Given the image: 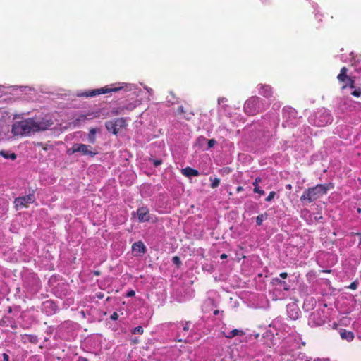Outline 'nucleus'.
Segmentation results:
<instances>
[{
    "mask_svg": "<svg viewBox=\"0 0 361 361\" xmlns=\"http://www.w3.org/2000/svg\"><path fill=\"white\" fill-rule=\"evenodd\" d=\"M118 314L116 312H114L111 315V319H113V320H116L118 319Z\"/></svg>",
    "mask_w": 361,
    "mask_h": 361,
    "instance_id": "473e14b6",
    "label": "nucleus"
},
{
    "mask_svg": "<svg viewBox=\"0 0 361 361\" xmlns=\"http://www.w3.org/2000/svg\"><path fill=\"white\" fill-rule=\"evenodd\" d=\"M211 180V188H216L219 185L220 183V179L218 178H210Z\"/></svg>",
    "mask_w": 361,
    "mask_h": 361,
    "instance_id": "412c9836",
    "label": "nucleus"
},
{
    "mask_svg": "<svg viewBox=\"0 0 361 361\" xmlns=\"http://www.w3.org/2000/svg\"><path fill=\"white\" fill-rule=\"evenodd\" d=\"M143 94H145V92L140 90L138 92H137V97L142 96Z\"/></svg>",
    "mask_w": 361,
    "mask_h": 361,
    "instance_id": "a18cd8bd",
    "label": "nucleus"
},
{
    "mask_svg": "<svg viewBox=\"0 0 361 361\" xmlns=\"http://www.w3.org/2000/svg\"><path fill=\"white\" fill-rule=\"evenodd\" d=\"M137 252L141 253L146 252V247L142 241L137 242Z\"/></svg>",
    "mask_w": 361,
    "mask_h": 361,
    "instance_id": "aec40b11",
    "label": "nucleus"
},
{
    "mask_svg": "<svg viewBox=\"0 0 361 361\" xmlns=\"http://www.w3.org/2000/svg\"><path fill=\"white\" fill-rule=\"evenodd\" d=\"M146 90L148 94L147 97H146V102L147 103L150 100V96H152L153 90L152 88H146Z\"/></svg>",
    "mask_w": 361,
    "mask_h": 361,
    "instance_id": "bb28decb",
    "label": "nucleus"
},
{
    "mask_svg": "<svg viewBox=\"0 0 361 361\" xmlns=\"http://www.w3.org/2000/svg\"><path fill=\"white\" fill-rule=\"evenodd\" d=\"M253 190H254V192L258 193L262 195L264 194V191L261 190L259 187L254 188Z\"/></svg>",
    "mask_w": 361,
    "mask_h": 361,
    "instance_id": "c756f323",
    "label": "nucleus"
},
{
    "mask_svg": "<svg viewBox=\"0 0 361 361\" xmlns=\"http://www.w3.org/2000/svg\"><path fill=\"white\" fill-rule=\"evenodd\" d=\"M324 317L323 312L316 310L312 312L309 319V324L312 326H321L324 323Z\"/></svg>",
    "mask_w": 361,
    "mask_h": 361,
    "instance_id": "0eeeda50",
    "label": "nucleus"
},
{
    "mask_svg": "<svg viewBox=\"0 0 361 361\" xmlns=\"http://www.w3.org/2000/svg\"><path fill=\"white\" fill-rule=\"evenodd\" d=\"M275 195H276V192L274 191H271L269 192V195L267 197L265 200L267 202H270L274 198Z\"/></svg>",
    "mask_w": 361,
    "mask_h": 361,
    "instance_id": "b1692460",
    "label": "nucleus"
},
{
    "mask_svg": "<svg viewBox=\"0 0 361 361\" xmlns=\"http://www.w3.org/2000/svg\"><path fill=\"white\" fill-rule=\"evenodd\" d=\"M340 335L343 339L347 340L348 341H351L354 338V334L352 331L343 330L341 331Z\"/></svg>",
    "mask_w": 361,
    "mask_h": 361,
    "instance_id": "2eb2a0df",
    "label": "nucleus"
},
{
    "mask_svg": "<svg viewBox=\"0 0 361 361\" xmlns=\"http://www.w3.org/2000/svg\"><path fill=\"white\" fill-rule=\"evenodd\" d=\"M50 305V307L53 309V310H55V309L56 308V306L55 305L54 303L51 302H49L47 301V302H45V305L46 306H48V305Z\"/></svg>",
    "mask_w": 361,
    "mask_h": 361,
    "instance_id": "7c9ffc66",
    "label": "nucleus"
},
{
    "mask_svg": "<svg viewBox=\"0 0 361 361\" xmlns=\"http://www.w3.org/2000/svg\"><path fill=\"white\" fill-rule=\"evenodd\" d=\"M284 290H288V288H287V287H284Z\"/></svg>",
    "mask_w": 361,
    "mask_h": 361,
    "instance_id": "052dcab7",
    "label": "nucleus"
},
{
    "mask_svg": "<svg viewBox=\"0 0 361 361\" xmlns=\"http://www.w3.org/2000/svg\"><path fill=\"white\" fill-rule=\"evenodd\" d=\"M127 293L131 294V293H135L133 290L128 291Z\"/></svg>",
    "mask_w": 361,
    "mask_h": 361,
    "instance_id": "864d4df0",
    "label": "nucleus"
},
{
    "mask_svg": "<svg viewBox=\"0 0 361 361\" xmlns=\"http://www.w3.org/2000/svg\"><path fill=\"white\" fill-rule=\"evenodd\" d=\"M182 174L186 177H191L197 176H199L200 173L197 169L188 166L182 169Z\"/></svg>",
    "mask_w": 361,
    "mask_h": 361,
    "instance_id": "ddd939ff",
    "label": "nucleus"
},
{
    "mask_svg": "<svg viewBox=\"0 0 361 361\" xmlns=\"http://www.w3.org/2000/svg\"><path fill=\"white\" fill-rule=\"evenodd\" d=\"M357 211L358 213L360 214L361 213V208H357Z\"/></svg>",
    "mask_w": 361,
    "mask_h": 361,
    "instance_id": "6e6d98bb",
    "label": "nucleus"
},
{
    "mask_svg": "<svg viewBox=\"0 0 361 361\" xmlns=\"http://www.w3.org/2000/svg\"><path fill=\"white\" fill-rule=\"evenodd\" d=\"M132 332H133V334H135V329H132Z\"/></svg>",
    "mask_w": 361,
    "mask_h": 361,
    "instance_id": "bf43d9fd",
    "label": "nucleus"
},
{
    "mask_svg": "<svg viewBox=\"0 0 361 361\" xmlns=\"http://www.w3.org/2000/svg\"><path fill=\"white\" fill-rule=\"evenodd\" d=\"M119 121H116L115 123L113 122H107L106 123V128L109 132H112L114 134H117L118 133V122Z\"/></svg>",
    "mask_w": 361,
    "mask_h": 361,
    "instance_id": "4468645a",
    "label": "nucleus"
},
{
    "mask_svg": "<svg viewBox=\"0 0 361 361\" xmlns=\"http://www.w3.org/2000/svg\"><path fill=\"white\" fill-rule=\"evenodd\" d=\"M223 170L224 172H226L227 173H229L231 171V170L229 167H225V168H224Z\"/></svg>",
    "mask_w": 361,
    "mask_h": 361,
    "instance_id": "58836bf2",
    "label": "nucleus"
},
{
    "mask_svg": "<svg viewBox=\"0 0 361 361\" xmlns=\"http://www.w3.org/2000/svg\"><path fill=\"white\" fill-rule=\"evenodd\" d=\"M3 359H4V361H8L9 360V357H8V355L6 353H4L3 354Z\"/></svg>",
    "mask_w": 361,
    "mask_h": 361,
    "instance_id": "f704fd0d",
    "label": "nucleus"
},
{
    "mask_svg": "<svg viewBox=\"0 0 361 361\" xmlns=\"http://www.w3.org/2000/svg\"><path fill=\"white\" fill-rule=\"evenodd\" d=\"M149 161L156 167L160 166L162 164V162H163L161 159H152V158H150Z\"/></svg>",
    "mask_w": 361,
    "mask_h": 361,
    "instance_id": "4be33fe9",
    "label": "nucleus"
},
{
    "mask_svg": "<svg viewBox=\"0 0 361 361\" xmlns=\"http://www.w3.org/2000/svg\"><path fill=\"white\" fill-rule=\"evenodd\" d=\"M351 94L355 97H361V90L356 89L351 92Z\"/></svg>",
    "mask_w": 361,
    "mask_h": 361,
    "instance_id": "393cba45",
    "label": "nucleus"
},
{
    "mask_svg": "<svg viewBox=\"0 0 361 361\" xmlns=\"http://www.w3.org/2000/svg\"><path fill=\"white\" fill-rule=\"evenodd\" d=\"M348 71V70L346 67H343L340 71V73L337 76L338 80L340 82L344 83L342 89H345L348 87L352 89L355 88V78L348 76L347 75Z\"/></svg>",
    "mask_w": 361,
    "mask_h": 361,
    "instance_id": "39448f33",
    "label": "nucleus"
},
{
    "mask_svg": "<svg viewBox=\"0 0 361 361\" xmlns=\"http://www.w3.org/2000/svg\"><path fill=\"white\" fill-rule=\"evenodd\" d=\"M280 276L282 279H286L287 276H288V274L286 272H282V273L280 274Z\"/></svg>",
    "mask_w": 361,
    "mask_h": 361,
    "instance_id": "4c0bfd02",
    "label": "nucleus"
},
{
    "mask_svg": "<svg viewBox=\"0 0 361 361\" xmlns=\"http://www.w3.org/2000/svg\"><path fill=\"white\" fill-rule=\"evenodd\" d=\"M259 93L266 98H270L273 96V89L269 85H258Z\"/></svg>",
    "mask_w": 361,
    "mask_h": 361,
    "instance_id": "9d476101",
    "label": "nucleus"
},
{
    "mask_svg": "<svg viewBox=\"0 0 361 361\" xmlns=\"http://www.w3.org/2000/svg\"><path fill=\"white\" fill-rule=\"evenodd\" d=\"M53 122L44 118H32L17 121L12 126L14 135L28 136L31 133L48 129Z\"/></svg>",
    "mask_w": 361,
    "mask_h": 361,
    "instance_id": "f257e3e1",
    "label": "nucleus"
},
{
    "mask_svg": "<svg viewBox=\"0 0 361 361\" xmlns=\"http://www.w3.org/2000/svg\"><path fill=\"white\" fill-rule=\"evenodd\" d=\"M177 111L179 114H184L185 111V109H184V107L183 106H178V109H177Z\"/></svg>",
    "mask_w": 361,
    "mask_h": 361,
    "instance_id": "2f4dec72",
    "label": "nucleus"
},
{
    "mask_svg": "<svg viewBox=\"0 0 361 361\" xmlns=\"http://www.w3.org/2000/svg\"><path fill=\"white\" fill-rule=\"evenodd\" d=\"M291 188H292V185H291L290 184H287V185H286V189H287V190H291Z\"/></svg>",
    "mask_w": 361,
    "mask_h": 361,
    "instance_id": "de8ad7c7",
    "label": "nucleus"
},
{
    "mask_svg": "<svg viewBox=\"0 0 361 361\" xmlns=\"http://www.w3.org/2000/svg\"><path fill=\"white\" fill-rule=\"evenodd\" d=\"M227 257H228V255H227L226 254H225V253H223V254H221V255H220V258H221V259H226Z\"/></svg>",
    "mask_w": 361,
    "mask_h": 361,
    "instance_id": "a19ab883",
    "label": "nucleus"
},
{
    "mask_svg": "<svg viewBox=\"0 0 361 361\" xmlns=\"http://www.w3.org/2000/svg\"><path fill=\"white\" fill-rule=\"evenodd\" d=\"M266 109L264 101L258 97H252L244 104V111L248 115H255Z\"/></svg>",
    "mask_w": 361,
    "mask_h": 361,
    "instance_id": "7ed1b4c3",
    "label": "nucleus"
},
{
    "mask_svg": "<svg viewBox=\"0 0 361 361\" xmlns=\"http://www.w3.org/2000/svg\"><path fill=\"white\" fill-rule=\"evenodd\" d=\"M87 119V116L85 115H81L80 116V118L78 119H77L76 121H84Z\"/></svg>",
    "mask_w": 361,
    "mask_h": 361,
    "instance_id": "e433bc0d",
    "label": "nucleus"
},
{
    "mask_svg": "<svg viewBox=\"0 0 361 361\" xmlns=\"http://www.w3.org/2000/svg\"><path fill=\"white\" fill-rule=\"evenodd\" d=\"M267 218V214H261L258 215L256 218V223L258 226H261L263 221Z\"/></svg>",
    "mask_w": 361,
    "mask_h": 361,
    "instance_id": "6ab92c4d",
    "label": "nucleus"
},
{
    "mask_svg": "<svg viewBox=\"0 0 361 361\" xmlns=\"http://www.w3.org/2000/svg\"><path fill=\"white\" fill-rule=\"evenodd\" d=\"M217 313H218V310H216V311L214 312V314H216Z\"/></svg>",
    "mask_w": 361,
    "mask_h": 361,
    "instance_id": "69168bd1",
    "label": "nucleus"
},
{
    "mask_svg": "<svg viewBox=\"0 0 361 361\" xmlns=\"http://www.w3.org/2000/svg\"><path fill=\"white\" fill-rule=\"evenodd\" d=\"M189 324H190V322H187L185 323V325L183 327V330L184 331H188L189 330Z\"/></svg>",
    "mask_w": 361,
    "mask_h": 361,
    "instance_id": "c9c22d12",
    "label": "nucleus"
},
{
    "mask_svg": "<svg viewBox=\"0 0 361 361\" xmlns=\"http://www.w3.org/2000/svg\"><path fill=\"white\" fill-rule=\"evenodd\" d=\"M172 262L174 264H176V266L179 267L180 264H181V261H180V259L179 257L178 256H174L173 258H172Z\"/></svg>",
    "mask_w": 361,
    "mask_h": 361,
    "instance_id": "5701e85b",
    "label": "nucleus"
},
{
    "mask_svg": "<svg viewBox=\"0 0 361 361\" xmlns=\"http://www.w3.org/2000/svg\"><path fill=\"white\" fill-rule=\"evenodd\" d=\"M356 235L359 237V245H361V233H357Z\"/></svg>",
    "mask_w": 361,
    "mask_h": 361,
    "instance_id": "c03bdc74",
    "label": "nucleus"
},
{
    "mask_svg": "<svg viewBox=\"0 0 361 361\" xmlns=\"http://www.w3.org/2000/svg\"><path fill=\"white\" fill-rule=\"evenodd\" d=\"M357 285H358V282L357 281H355L353 282H352L348 286V288H350L352 290H355L357 287Z\"/></svg>",
    "mask_w": 361,
    "mask_h": 361,
    "instance_id": "a878e982",
    "label": "nucleus"
},
{
    "mask_svg": "<svg viewBox=\"0 0 361 361\" xmlns=\"http://www.w3.org/2000/svg\"><path fill=\"white\" fill-rule=\"evenodd\" d=\"M318 125L323 126L324 124L323 123H318Z\"/></svg>",
    "mask_w": 361,
    "mask_h": 361,
    "instance_id": "338daca9",
    "label": "nucleus"
},
{
    "mask_svg": "<svg viewBox=\"0 0 361 361\" xmlns=\"http://www.w3.org/2000/svg\"><path fill=\"white\" fill-rule=\"evenodd\" d=\"M216 143V141L214 139H210L208 140V147H213Z\"/></svg>",
    "mask_w": 361,
    "mask_h": 361,
    "instance_id": "cd10ccee",
    "label": "nucleus"
},
{
    "mask_svg": "<svg viewBox=\"0 0 361 361\" xmlns=\"http://www.w3.org/2000/svg\"><path fill=\"white\" fill-rule=\"evenodd\" d=\"M93 149V147L90 145L78 143L73 145L72 153L80 152L82 155H88L93 157L98 154L97 151Z\"/></svg>",
    "mask_w": 361,
    "mask_h": 361,
    "instance_id": "423d86ee",
    "label": "nucleus"
},
{
    "mask_svg": "<svg viewBox=\"0 0 361 361\" xmlns=\"http://www.w3.org/2000/svg\"><path fill=\"white\" fill-rule=\"evenodd\" d=\"M8 312H11V307H9V309H8Z\"/></svg>",
    "mask_w": 361,
    "mask_h": 361,
    "instance_id": "0e129e2a",
    "label": "nucleus"
},
{
    "mask_svg": "<svg viewBox=\"0 0 361 361\" xmlns=\"http://www.w3.org/2000/svg\"><path fill=\"white\" fill-rule=\"evenodd\" d=\"M123 88V86L116 85H110L104 87L88 90L80 93L79 95L85 97H94L99 94H106L111 92H118Z\"/></svg>",
    "mask_w": 361,
    "mask_h": 361,
    "instance_id": "20e7f679",
    "label": "nucleus"
},
{
    "mask_svg": "<svg viewBox=\"0 0 361 361\" xmlns=\"http://www.w3.org/2000/svg\"><path fill=\"white\" fill-rule=\"evenodd\" d=\"M334 188L331 183L317 184L314 187L306 189L300 197V201L304 204L311 203L326 195L330 189Z\"/></svg>",
    "mask_w": 361,
    "mask_h": 361,
    "instance_id": "f03ea898",
    "label": "nucleus"
},
{
    "mask_svg": "<svg viewBox=\"0 0 361 361\" xmlns=\"http://www.w3.org/2000/svg\"><path fill=\"white\" fill-rule=\"evenodd\" d=\"M104 295H98V298L102 299L103 298Z\"/></svg>",
    "mask_w": 361,
    "mask_h": 361,
    "instance_id": "5fc2aeb1",
    "label": "nucleus"
},
{
    "mask_svg": "<svg viewBox=\"0 0 361 361\" xmlns=\"http://www.w3.org/2000/svg\"><path fill=\"white\" fill-rule=\"evenodd\" d=\"M287 312L288 317L293 320H295L299 317V308L295 303L287 305Z\"/></svg>",
    "mask_w": 361,
    "mask_h": 361,
    "instance_id": "9b49d317",
    "label": "nucleus"
},
{
    "mask_svg": "<svg viewBox=\"0 0 361 361\" xmlns=\"http://www.w3.org/2000/svg\"><path fill=\"white\" fill-rule=\"evenodd\" d=\"M137 333L140 334L143 333V329L142 326H137Z\"/></svg>",
    "mask_w": 361,
    "mask_h": 361,
    "instance_id": "72a5a7b5",
    "label": "nucleus"
},
{
    "mask_svg": "<svg viewBox=\"0 0 361 361\" xmlns=\"http://www.w3.org/2000/svg\"><path fill=\"white\" fill-rule=\"evenodd\" d=\"M283 116L287 117L288 118H295L297 115V111L295 109L290 106H285L283 109Z\"/></svg>",
    "mask_w": 361,
    "mask_h": 361,
    "instance_id": "f8f14e48",
    "label": "nucleus"
},
{
    "mask_svg": "<svg viewBox=\"0 0 361 361\" xmlns=\"http://www.w3.org/2000/svg\"><path fill=\"white\" fill-rule=\"evenodd\" d=\"M320 271L323 272V273H328V274H329V273H331L332 271V270H331V269H324V270H321Z\"/></svg>",
    "mask_w": 361,
    "mask_h": 361,
    "instance_id": "37998d69",
    "label": "nucleus"
},
{
    "mask_svg": "<svg viewBox=\"0 0 361 361\" xmlns=\"http://www.w3.org/2000/svg\"><path fill=\"white\" fill-rule=\"evenodd\" d=\"M96 133H97V129L96 128H91L90 130V132L88 133V135H87V140L91 144H94L95 142H96Z\"/></svg>",
    "mask_w": 361,
    "mask_h": 361,
    "instance_id": "dca6fc26",
    "label": "nucleus"
},
{
    "mask_svg": "<svg viewBox=\"0 0 361 361\" xmlns=\"http://www.w3.org/2000/svg\"><path fill=\"white\" fill-rule=\"evenodd\" d=\"M92 274L95 276H99L101 274L100 271H92Z\"/></svg>",
    "mask_w": 361,
    "mask_h": 361,
    "instance_id": "79ce46f5",
    "label": "nucleus"
},
{
    "mask_svg": "<svg viewBox=\"0 0 361 361\" xmlns=\"http://www.w3.org/2000/svg\"><path fill=\"white\" fill-rule=\"evenodd\" d=\"M262 181V178L259 177H257L255 180V181L252 183V185H254V188L259 187V183Z\"/></svg>",
    "mask_w": 361,
    "mask_h": 361,
    "instance_id": "c85d7f7f",
    "label": "nucleus"
},
{
    "mask_svg": "<svg viewBox=\"0 0 361 361\" xmlns=\"http://www.w3.org/2000/svg\"><path fill=\"white\" fill-rule=\"evenodd\" d=\"M272 300H276V298H274V295H272Z\"/></svg>",
    "mask_w": 361,
    "mask_h": 361,
    "instance_id": "680f3d73",
    "label": "nucleus"
},
{
    "mask_svg": "<svg viewBox=\"0 0 361 361\" xmlns=\"http://www.w3.org/2000/svg\"><path fill=\"white\" fill-rule=\"evenodd\" d=\"M0 155L6 159H11L15 160L16 159V154L15 153H9L4 150L0 151Z\"/></svg>",
    "mask_w": 361,
    "mask_h": 361,
    "instance_id": "a211bd4d",
    "label": "nucleus"
},
{
    "mask_svg": "<svg viewBox=\"0 0 361 361\" xmlns=\"http://www.w3.org/2000/svg\"><path fill=\"white\" fill-rule=\"evenodd\" d=\"M72 149H73V147H72L71 148H70L69 149H68L67 153H68V154H73V153H72Z\"/></svg>",
    "mask_w": 361,
    "mask_h": 361,
    "instance_id": "09e8293b",
    "label": "nucleus"
},
{
    "mask_svg": "<svg viewBox=\"0 0 361 361\" xmlns=\"http://www.w3.org/2000/svg\"><path fill=\"white\" fill-rule=\"evenodd\" d=\"M244 332L240 330L233 329L230 331L228 334H226L225 336L228 338H232L236 336H243Z\"/></svg>",
    "mask_w": 361,
    "mask_h": 361,
    "instance_id": "f3484780",
    "label": "nucleus"
},
{
    "mask_svg": "<svg viewBox=\"0 0 361 361\" xmlns=\"http://www.w3.org/2000/svg\"><path fill=\"white\" fill-rule=\"evenodd\" d=\"M35 200L34 194H29L26 196L19 197L15 199L14 203L16 207H27L28 204L34 202Z\"/></svg>",
    "mask_w": 361,
    "mask_h": 361,
    "instance_id": "6e6552de",
    "label": "nucleus"
},
{
    "mask_svg": "<svg viewBox=\"0 0 361 361\" xmlns=\"http://www.w3.org/2000/svg\"><path fill=\"white\" fill-rule=\"evenodd\" d=\"M310 302H311L312 303V306H313V305H314V304L316 302H315V300H313V298H310Z\"/></svg>",
    "mask_w": 361,
    "mask_h": 361,
    "instance_id": "8fccbe9b",
    "label": "nucleus"
},
{
    "mask_svg": "<svg viewBox=\"0 0 361 361\" xmlns=\"http://www.w3.org/2000/svg\"><path fill=\"white\" fill-rule=\"evenodd\" d=\"M185 118H186L187 120H189V119H190V116H188V117H185Z\"/></svg>",
    "mask_w": 361,
    "mask_h": 361,
    "instance_id": "e2e57ef3",
    "label": "nucleus"
},
{
    "mask_svg": "<svg viewBox=\"0 0 361 361\" xmlns=\"http://www.w3.org/2000/svg\"><path fill=\"white\" fill-rule=\"evenodd\" d=\"M244 190V188L242 186H238L237 188H236V191L237 192H242Z\"/></svg>",
    "mask_w": 361,
    "mask_h": 361,
    "instance_id": "ea45409f",
    "label": "nucleus"
},
{
    "mask_svg": "<svg viewBox=\"0 0 361 361\" xmlns=\"http://www.w3.org/2000/svg\"><path fill=\"white\" fill-rule=\"evenodd\" d=\"M137 216L140 222H146L150 220L149 211L146 207H141L137 210Z\"/></svg>",
    "mask_w": 361,
    "mask_h": 361,
    "instance_id": "1a4fd4ad",
    "label": "nucleus"
},
{
    "mask_svg": "<svg viewBox=\"0 0 361 361\" xmlns=\"http://www.w3.org/2000/svg\"><path fill=\"white\" fill-rule=\"evenodd\" d=\"M309 302V300H308L307 299H305V302H304V305H305V306H307V305H307V302Z\"/></svg>",
    "mask_w": 361,
    "mask_h": 361,
    "instance_id": "603ef678",
    "label": "nucleus"
},
{
    "mask_svg": "<svg viewBox=\"0 0 361 361\" xmlns=\"http://www.w3.org/2000/svg\"><path fill=\"white\" fill-rule=\"evenodd\" d=\"M145 114V113H142L141 115H140V118H143V116Z\"/></svg>",
    "mask_w": 361,
    "mask_h": 361,
    "instance_id": "13d9d810",
    "label": "nucleus"
},
{
    "mask_svg": "<svg viewBox=\"0 0 361 361\" xmlns=\"http://www.w3.org/2000/svg\"><path fill=\"white\" fill-rule=\"evenodd\" d=\"M131 214H132L133 216H135V212H133Z\"/></svg>",
    "mask_w": 361,
    "mask_h": 361,
    "instance_id": "4d7b16f0",
    "label": "nucleus"
},
{
    "mask_svg": "<svg viewBox=\"0 0 361 361\" xmlns=\"http://www.w3.org/2000/svg\"><path fill=\"white\" fill-rule=\"evenodd\" d=\"M78 361H88L87 359L85 358V357H80L78 360Z\"/></svg>",
    "mask_w": 361,
    "mask_h": 361,
    "instance_id": "49530a36",
    "label": "nucleus"
},
{
    "mask_svg": "<svg viewBox=\"0 0 361 361\" xmlns=\"http://www.w3.org/2000/svg\"><path fill=\"white\" fill-rule=\"evenodd\" d=\"M135 248H136L135 243H134L132 244V250L133 251L135 250Z\"/></svg>",
    "mask_w": 361,
    "mask_h": 361,
    "instance_id": "3c124183",
    "label": "nucleus"
}]
</instances>
